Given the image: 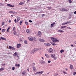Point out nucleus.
I'll list each match as a JSON object with an SVG mask.
<instances>
[{"label": "nucleus", "instance_id": "nucleus-1", "mask_svg": "<svg viewBox=\"0 0 76 76\" xmlns=\"http://www.w3.org/2000/svg\"><path fill=\"white\" fill-rule=\"evenodd\" d=\"M28 39L30 41H35L36 39L35 37H28Z\"/></svg>", "mask_w": 76, "mask_h": 76}, {"label": "nucleus", "instance_id": "nucleus-2", "mask_svg": "<svg viewBox=\"0 0 76 76\" xmlns=\"http://www.w3.org/2000/svg\"><path fill=\"white\" fill-rule=\"evenodd\" d=\"M51 39L53 42H56L57 40V39L54 37H51Z\"/></svg>", "mask_w": 76, "mask_h": 76}, {"label": "nucleus", "instance_id": "nucleus-3", "mask_svg": "<svg viewBox=\"0 0 76 76\" xmlns=\"http://www.w3.org/2000/svg\"><path fill=\"white\" fill-rule=\"evenodd\" d=\"M38 50V49H33V50H31V51L30 52L31 54H34V53L36 51H37Z\"/></svg>", "mask_w": 76, "mask_h": 76}, {"label": "nucleus", "instance_id": "nucleus-4", "mask_svg": "<svg viewBox=\"0 0 76 76\" xmlns=\"http://www.w3.org/2000/svg\"><path fill=\"white\" fill-rule=\"evenodd\" d=\"M51 56L52 58H54V60H56L57 59V58L56 57V55H55V54H51Z\"/></svg>", "mask_w": 76, "mask_h": 76}, {"label": "nucleus", "instance_id": "nucleus-5", "mask_svg": "<svg viewBox=\"0 0 76 76\" xmlns=\"http://www.w3.org/2000/svg\"><path fill=\"white\" fill-rule=\"evenodd\" d=\"M43 72H44V71H41L40 72H37L34 74L33 75H42V73H43Z\"/></svg>", "mask_w": 76, "mask_h": 76}, {"label": "nucleus", "instance_id": "nucleus-6", "mask_svg": "<svg viewBox=\"0 0 76 76\" xmlns=\"http://www.w3.org/2000/svg\"><path fill=\"white\" fill-rule=\"evenodd\" d=\"M60 11H61L62 12H67V9L65 8H61L60 10Z\"/></svg>", "mask_w": 76, "mask_h": 76}, {"label": "nucleus", "instance_id": "nucleus-7", "mask_svg": "<svg viewBox=\"0 0 76 76\" xmlns=\"http://www.w3.org/2000/svg\"><path fill=\"white\" fill-rule=\"evenodd\" d=\"M49 53H53V50L52 48H50L48 50Z\"/></svg>", "mask_w": 76, "mask_h": 76}, {"label": "nucleus", "instance_id": "nucleus-8", "mask_svg": "<svg viewBox=\"0 0 76 76\" xmlns=\"http://www.w3.org/2000/svg\"><path fill=\"white\" fill-rule=\"evenodd\" d=\"M39 41L42 42H45V40L44 39H39Z\"/></svg>", "mask_w": 76, "mask_h": 76}, {"label": "nucleus", "instance_id": "nucleus-9", "mask_svg": "<svg viewBox=\"0 0 76 76\" xmlns=\"http://www.w3.org/2000/svg\"><path fill=\"white\" fill-rule=\"evenodd\" d=\"M32 67L34 72H35V71L37 70V69H36V68H35L34 66L33 65Z\"/></svg>", "mask_w": 76, "mask_h": 76}, {"label": "nucleus", "instance_id": "nucleus-10", "mask_svg": "<svg viewBox=\"0 0 76 76\" xmlns=\"http://www.w3.org/2000/svg\"><path fill=\"white\" fill-rule=\"evenodd\" d=\"M55 24H56L55 22H54L53 23H52L50 25L51 28H53V27H54V25Z\"/></svg>", "mask_w": 76, "mask_h": 76}, {"label": "nucleus", "instance_id": "nucleus-11", "mask_svg": "<svg viewBox=\"0 0 76 76\" xmlns=\"http://www.w3.org/2000/svg\"><path fill=\"white\" fill-rule=\"evenodd\" d=\"M40 63L41 64H44V63H45L46 62L45 61L41 60Z\"/></svg>", "mask_w": 76, "mask_h": 76}, {"label": "nucleus", "instance_id": "nucleus-12", "mask_svg": "<svg viewBox=\"0 0 76 76\" xmlns=\"http://www.w3.org/2000/svg\"><path fill=\"white\" fill-rule=\"evenodd\" d=\"M45 56L47 57V58H49V57H50V56H49V55H48V54H45Z\"/></svg>", "mask_w": 76, "mask_h": 76}, {"label": "nucleus", "instance_id": "nucleus-13", "mask_svg": "<svg viewBox=\"0 0 76 76\" xmlns=\"http://www.w3.org/2000/svg\"><path fill=\"white\" fill-rule=\"evenodd\" d=\"M20 46H21V45L20 44H18L17 45V48H20Z\"/></svg>", "mask_w": 76, "mask_h": 76}, {"label": "nucleus", "instance_id": "nucleus-14", "mask_svg": "<svg viewBox=\"0 0 76 76\" xmlns=\"http://www.w3.org/2000/svg\"><path fill=\"white\" fill-rule=\"evenodd\" d=\"M41 32H40V31H39L38 32V36H41Z\"/></svg>", "mask_w": 76, "mask_h": 76}, {"label": "nucleus", "instance_id": "nucleus-15", "mask_svg": "<svg viewBox=\"0 0 76 76\" xmlns=\"http://www.w3.org/2000/svg\"><path fill=\"white\" fill-rule=\"evenodd\" d=\"M51 44H52V45H57V44H56L55 43H53L52 42H50Z\"/></svg>", "mask_w": 76, "mask_h": 76}, {"label": "nucleus", "instance_id": "nucleus-16", "mask_svg": "<svg viewBox=\"0 0 76 76\" xmlns=\"http://www.w3.org/2000/svg\"><path fill=\"white\" fill-rule=\"evenodd\" d=\"M7 6L9 7H13L12 5L9 4H7Z\"/></svg>", "mask_w": 76, "mask_h": 76}, {"label": "nucleus", "instance_id": "nucleus-17", "mask_svg": "<svg viewBox=\"0 0 76 76\" xmlns=\"http://www.w3.org/2000/svg\"><path fill=\"white\" fill-rule=\"evenodd\" d=\"M0 39L2 40H6V38H4L3 37H1Z\"/></svg>", "mask_w": 76, "mask_h": 76}, {"label": "nucleus", "instance_id": "nucleus-18", "mask_svg": "<svg viewBox=\"0 0 76 76\" xmlns=\"http://www.w3.org/2000/svg\"><path fill=\"white\" fill-rule=\"evenodd\" d=\"M22 74L24 75H26V72L25 71H23Z\"/></svg>", "mask_w": 76, "mask_h": 76}, {"label": "nucleus", "instance_id": "nucleus-19", "mask_svg": "<svg viewBox=\"0 0 76 76\" xmlns=\"http://www.w3.org/2000/svg\"><path fill=\"white\" fill-rule=\"evenodd\" d=\"M20 5H22V4H24V2H21L19 4Z\"/></svg>", "mask_w": 76, "mask_h": 76}, {"label": "nucleus", "instance_id": "nucleus-20", "mask_svg": "<svg viewBox=\"0 0 76 76\" xmlns=\"http://www.w3.org/2000/svg\"><path fill=\"white\" fill-rule=\"evenodd\" d=\"M15 66H16V67H19V66H20V64H15Z\"/></svg>", "mask_w": 76, "mask_h": 76}, {"label": "nucleus", "instance_id": "nucleus-21", "mask_svg": "<svg viewBox=\"0 0 76 76\" xmlns=\"http://www.w3.org/2000/svg\"><path fill=\"white\" fill-rule=\"evenodd\" d=\"M61 29H64V28H66V26H61Z\"/></svg>", "mask_w": 76, "mask_h": 76}, {"label": "nucleus", "instance_id": "nucleus-22", "mask_svg": "<svg viewBox=\"0 0 76 76\" xmlns=\"http://www.w3.org/2000/svg\"><path fill=\"white\" fill-rule=\"evenodd\" d=\"M25 24L26 25H28V21H25Z\"/></svg>", "mask_w": 76, "mask_h": 76}, {"label": "nucleus", "instance_id": "nucleus-23", "mask_svg": "<svg viewBox=\"0 0 76 76\" xmlns=\"http://www.w3.org/2000/svg\"><path fill=\"white\" fill-rule=\"evenodd\" d=\"M10 13H13V14H15V13H16V12L13 11H11L10 12Z\"/></svg>", "mask_w": 76, "mask_h": 76}, {"label": "nucleus", "instance_id": "nucleus-24", "mask_svg": "<svg viewBox=\"0 0 76 76\" xmlns=\"http://www.w3.org/2000/svg\"><path fill=\"white\" fill-rule=\"evenodd\" d=\"M70 68L71 69H73V65H70Z\"/></svg>", "mask_w": 76, "mask_h": 76}, {"label": "nucleus", "instance_id": "nucleus-25", "mask_svg": "<svg viewBox=\"0 0 76 76\" xmlns=\"http://www.w3.org/2000/svg\"><path fill=\"white\" fill-rule=\"evenodd\" d=\"M58 32H64V31H63V30H58Z\"/></svg>", "mask_w": 76, "mask_h": 76}, {"label": "nucleus", "instance_id": "nucleus-26", "mask_svg": "<svg viewBox=\"0 0 76 76\" xmlns=\"http://www.w3.org/2000/svg\"><path fill=\"white\" fill-rule=\"evenodd\" d=\"M17 56V52H16L15 53H14V56Z\"/></svg>", "mask_w": 76, "mask_h": 76}, {"label": "nucleus", "instance_id": "nucleus-27", "mask_svg": "<svg viewBox=\"0 0 76 76\" xmlns=\"http://www.w3.org/2000/svg\"><path fill=\"white\" fill-rule=\"evenodd\" d=\"M63 73H64V74H65V75L67 74V73L66 72H65V71H63Z\"/></svg>", "mask_w": 76, "mask_h": 76}, {"label": "nucleus", "instance_id": "nucleus-28", "mask_svg": "<svg viewBox=\"0 0 76 76\" xmlns=\"http://www.w3.org/2000/svg\"><path fill=\"white\" fill-rule=\"evenodd\" d=\"M20 19V18L19 17H18L17 18V20H19Z\"/></svg>", "mask_w": 76, "mask_h": 76}, {"label": "nucleus", "instance_id": "nucleus-29", "mask_svg": "<svg viewBox=\"0 0 76 76\" xmlns=\"http://www.w3.org/2000/svg\"><path fill=\"white\" fill-rule=\"evenodd\" d=\"M64 50H60V53H62L64 52Z\"/></svg>", "mask_w": 76, "mask_h": 76}, {"label": "nucleus", "instance_id": "nucleus-30", "mask_svg": "<svg viewBox=\"0 0 76 76\" xmlns=\"http://www.w3.org/2000/svg\"><path fill=\"white\" fill-rule=\"evenodd\" d=\"M1 31L2 32H4L6 31V29H3Z\"/></svg>", "mask_w": 76, "mask_h": 76}, {"label": "nucleus", "instance_id": "nucleus-31", "mask_svg": "<svg viewBox=\"0 0 76 76\" xmlns=\"http://www.w3.org/2000/svg\"><path fill=\"white\" fill-rule=\"evenodd\" d=\"M69 3H72V1L71 0H69Z\"/></svg>", "mask_w": 76, "mask_h": 76}, {"label": "nucleus", "instance_id": "nucleus-32", "mask_svg": "<svg viewBox=\"0 0 76 76\" xmlns=\"http://www.w3.org/2000/svg\"><path fill=\"white\" fill-rule=\"evenodd\" d=\"M22 22H23V20H21L20 21V25H22Z\"/></svg>", "mask_w": 76, "mask_h": 76}, {"label": "nucleus", "instance_id": "nucleus-33", "mask_svg": "<svg viewBox=\"0 0 76 76\" xmlns=\"http://www.w3.org/2000/svg\"><path fill=\"white\" fill-rule=\"evenodd\" d=\"M26 32H27V33H28V32H29V29L26 30Z\"/></svg>", "mask_w": 76, "mask_h": 76}, {"label": "nucleus", "instance_id": "nucleus-34", "mask_svg": "<svg viewBox=\"0 0 76 76\" xmlns=\"http://www.w3.org/2000/svg\"><path fill=\"white\" fill-rule=\"evenodd\" d=\"M14 35H16L17 34H16V32L15 31H14Z\"/></svg>", "mask_w": 76, "mask_h": 76}, {"label": "nucleus", "instance_id": "nucleus-35", "mask_svg": "<svg viewBox=\"0 0 76 76\" xmlns=\"http://www.w3.org/2000/svg\"><path fill=\"white\" fill-rule=\"evenodd\" d=\"M47 46H50V43H47Z\"/></svg>", "mask_w": 76, "mask_h": 76}, {"label": "nucleus", "instance_id": "nucleus-36", "mask_svg": "<svg viewBox=\"0 0 76 76\" xmlns=\"http://www.w3.org/2000/svg\"><path fill=\"white\" fill-rule=\"evenodd\" d=\"M11 50H15V48L12 47V48H11Z\"/></svg>", "mask_w": 76, "mask_h": 76}, {"label": "nucleus", "instance_id": "nucleus-37", "mask_svg": "<svg viewBox=\"0 0 76 76\" xmlns=\"http://www.w3.org/2000/svg\"><path fill=\"white\" fill-rule=\"evenodd\" d=\"M58 73H55L54 75V76H58Z\"/></svg>", "mask_w": 76, "mask_h": 76}, {"label": "nucleus", "instance_id": "nucleus-38", "mask_svg": "<svg viewBox=\"0 0 76 76\" xmlns=\"http://www.w3.org/2000/svg\"><path fill=\"white\" fill-rule=\"evenodd\" d=\"M65 24H67V23H62V25H65Z\"/></svg>", "mask_w": 76, "mask_h": 76}, {"label": "nucleus", "instance_id": "nucleus-39", "mask_svg": "<svg viewBox=\"0 0 76 76\" xmlns=\"http://www.w3.org/2000/svg\"><path fill=\"white\" fill-rule=\"evenodd\" d=\"M47 8L48 9H51V7H47Z\"/></svg>", "mask_w": 76, "mask_h": 76}, {"label": "nucleus", "instance_id": "nucleus-40", "mask_svg": "<svg viewBox=\"0 0 76 76\" xmlns=\"http://www.w3.org/2000/svg\"><path fill=\"white\" fill-rule=\"evenodd\" d=\"M4 68H1L0 69V70H1V71H2L3 70H4Z\"/></svg>", "mask_w": 76, "mask_h": 76}, {"label": "nucleus", "instance_id": "nucleus-41", "mask_svg": "<svg viewBox=\"0 0 76 76\" xmlns=\"http://www.w3.org/2000/svg\"><path fill=\"white\" fill-rule=\"evenodd\" d=\"M15 69V68L14 67H13L12 68V70H14Z\"/></svg>", "mask_w": 76, "mask_h": 76}, {"label": "nucleus", "instance_id": "nucleus-42", "mask_svg": "<svg viewBox=\"0 0 76 76\" xmlns=\"http://www.w3.org/2000/svg\"><path fill=\"white\" fill-rule=\"evenodd\" d=\"M3 5V4L2 3H0V6H1Z\"/></svg>", "mask_w": 76, "mask_h": 76}, {"label": "nucleus", "instance_id": "nucleus-43", "mask_svg": "<svg viewBox=\"0 0 76 76\" xmlns=\"http://www.w3.org/2000/svg\"><path fill=\"white\" fill-rule=\"evenodd\" d=\"M24 43H25V44H27V41L26 40H25L24 41Z\"/></svg>", "mask_w": 76, "mask_h": 76}, {"label": "nucleus", "instance_id": "nucleus-44", "mask_svg": "<svg viewBox=\"0 0 76 76\" xmlns=\"http://www.w3.org/2000/svg\"><path fill=\"white\" fill-rule=\"evenodd\" d=\"M29 22H30V23H32V21L31 20H29Z\"/></svg>", "mask_w": 76, "mask_h": 76}, {"label": "nucleus", "instance_id": "nucleus-45", "mask_svg": "<svg viewBox=\"0 0 76 76\" xmlns=\"http://www.w3.org/2000/svg\"><path fill=\"white\" fill-rule=\"evenodd\" d=\"M15 27H13V31H15Z\"/></svg>", "mask_w": 76, "mask_h": 76}, {"label": "nucleus", "instance_id": "nucleus-46", "mask_svg": "<svg viewBox=\"0 0 76 76\" xmlns=\"http://www.w3.org/2000/svg\"><path fill=\"white\" fill-rule=\"evenodd\" d=\"M2 65H3L4 66H6V64H2Z\"/></svg>", "mask_w": 76, "mask_h": 76}, {"label": "nucleus", "instance_id": "nucleus-47", "mask_svg": "<svg viewBox=\"0 0 76 76\" xmlns=\"http://www.w3.org/2000/svg\"><path fill=\"white\" fill-rule=\"evenodd\" d=\"M12 47H11V46H9V49H12Z\"/></svg>", "mask_w": 76, "mask_h": 76}, {"label": "nucleus", "instance_id": "nucleus-48", "mask_svg": "<svg viewBox=\"0 0 76 76\" xmlns=\"http://www.w3.org/2000/svg\"><path fill=\"white\" fill-rule=\"evenodd\" d=\"M48 63H51V61H48Z\"/></svg>", "mask_w": 76, "mask_h": 76}, {"label": "nucleus", "instance_id": "nucleus-49", "mask_svg": "<svg viewBox=\"0 0 76 76\" xmlns=\"http://www.w3.org/2000/svg\"><path fill=\"white\" fill-rule=\"evenodd\" d=\"M76 75V72H73V75Z\"/></svg>", "mask_w": 76, "mask_h": 76}, {"label": "nucleus", "instance_id": "nucleus-50", "mask_svg": "<svg viewBox=\"0 0 76 76\" xmlns=\"http://www.w3.org/2000/svg\"><path fill=\"white\" fill-rule=\"evenodd\" d=\"M14 22L15 23H16V19H15L14 20Z\"/></svg>", "mask_w": 76, "mask_h": 76}, {"label": "nucleus", "instance_id": "nucleus-51", "mask_svg": "<svg viewBox=\"0 0 76 76\" xmlns=\"http://www.w3.org/2000/svg\"><path fill=\"white\" fill-rule=\"evenodd\" d=\"M47 44H46V43H44V45H45V46H47Z\"/></svg>", "mask_w": 76, "mask_h": 76}, {"label": "nucleus", "instance_id": "nucleus-52", "mask_svg": "<svg viewBox=\"0 0 76 76\" xmlns=\"http://www.w3.org/2000/svg\"><path fill=\"white\" fill-rule=\"evenodd\" d=\"M4 22H2V25L3 26V25H4Z\"/></svg>", "mask_w": 76, "mask_h": 76}, {"label": "nucleus", "instance_id": "nucleus-53", "mask_svg": "<svg viewBox=\"0 0 76 76\" xmlns=\"http://www.w3.org/2000/svg\"><path fill=\"white\" fill-rule=\"evenodd\" d=\"M43 16H45V14L42 15V17H43Z\"/></svg>", "mask_w": 76, "mask_h": 76}, {"label": "nucleus", "instance_id": "nucleus-54", "mask_svg": "<svg viewBox=\"0 0 76 76\" xmlns=\"http://www.w3.org/2000/svg\"><path fill=\"white\" fill-rule=\"evenodd\" d=\"M74 14H76V11H75L74 12Z\"/></svg>", "mask_w": 76, "mask_h": 76}, {"label": "nucleus", "instance_id": "nucleus-55", "mask_svg": "<svg viewBox=\"0 0 76 76\" xmlns=\"http://www.w3.org/2000/svg\"><path fill=\"white\" fill-rule=\"evenodd\" d=\"M70 22H68L66 23H70Z\"/></svg>", "mask_w": 76, "mask_h": 76}, {"label": "nucleus", "instance_id": "nucleus-56", "mask_svg": "<svg viewBox=\"0 0 76 76\" xmlns=\"http://www.w3.org/2000/svg\"><path fill=\"white\" fill-rule=\"evenodd\" d=\"M65 69H65V70H66V71H67V70H68V69H67L66 68Z\"/></svg>", "mask_w": 76, "mask_h": 76}, {"label": "nucleus", "instance_id": "nucleus-57", "mask_svg": "<svg viewBox=\"0 0 76 76\" xmlns=\"http://www.w3.org/2000/svg\"><path fill=\"white\" fill-rule=\"evenodd\" d=\"M10 29V27H9L8 28V29Z\"/></svg>", "mask_w": 76, "mask_h": 76}, {"label": "nucleus", "instance_id": "nucleus-58", "mask_svg": "<svg viewBox=\"0 0 76 76\" xmlns=\"http://www.w3.org/2000/svg\"><path fill=\"white\" fill-rule=\"evenodd\" d=\"M20 41H22V39L21 38H20Z\"/></svg>", "mask_w": 76, "mask_h": 76}, {"label": "nucleus", "instance_id": "nucleus-59", "mask_svg": "<svg viewBox=\"0 0 76 76\" xmlns=\"http://www.w3.org/2000/svg\"><path fill=\"white\" fill-rule=\"evenodd\" d=\"M27 70L28 71V72H29V68H28L27 69Z\"/></svg>", "mask_w": 76, "mask_h": 76}, {"label": "nucleus", "instance_id": "nucleus-60", "mask_svg": "<svg viewBox=\"0 0 76 76\" xmlns=\"http://www.w3.org/2000/svg\"><path fill=\"white\" fill-rule=\"evenodd\" d=\"M9 23L11 22V21L10 20H9Z\"/></svg>", "mask_w": 76, "mask_h": 76}, {"label": "nucleus", "instance_id": "nucleus-61", "mask_svg": "<svg viewBox=\"0 0 76 76\" xmlns=\"http://www.w3.org/2000/svg\"><path fill=\"white\" fill-rule=\"evenodd\" d=\"M68 28L69 29H71V28H70V27H69Z\"/></svg>", "mask_w": 76, "mask_h": 76}, {"label": "nucleus", "instance_id": "nucleus-62", "mask_svg": "<svg viewBox=\"0 0 76 76\" xmlns=\"http://www.w3.org/2000/svg\"><path fill=\"white\" fill-rule=\"evenodd\" d=\"M7 32H9V29H7Z\"/></svg>", "mask_w": 76, "mask_h": 76}, {"label": "nucleus", "instance_id": "nucleus-63", "mask_svg": "<svg viewBox=\"0 0 76 76\" xmlns=\"http://www.w3.org/2000/svg\"><path fill=\"white\" fill-rule=\"evenodd\" d=\"M71 46L72 47H73V45H71Z\"/></svg>", "mask_w": 76, "mask_h": 76}, {"label": "nucleus", "instance_id": "nucleus-64", "mask_svg": "<svg viewBox=\"0 0 76 76\" xmlns=\"http://www.w3.org/2000/svg\"><path fill=\"white\" fill-rule=\"evenodd\" d=\"M57 42H59V40H57Z\"/></svg>", "mask_w": 76, "mask_h": 76}]
</instances>
